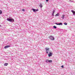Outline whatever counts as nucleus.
<instances>
[{
    "mask_svg": "<svg viewBox=\"0 0 75 75\" xmlns=\"http://www.w3.org/2000/svg\"><path fill=\"white\" fill-rule=\"evenodd\" d=\"M46 50V51L47 54H49L51 52V51H50V48H45Z\"/></svg>",
    "mask_w": 75,
    "mask_h": 75,
    "instance_id": "obj_1",
    "label": "nucleus"
},
{
    "mask_svg": "<svg viewBox=\"0 0 75 75\" xmlns=\"http://www.w3.org/2000/svg\"><path fill=\"white\" fill-rule=\"evenodd\" d=\"M55 16H59V14H58V13L56 14Z\"/></svg>",
    "mask_w": 75,
    "mask_h": 75,
    "instance_id": "obj_13",
    "label": "nucleus"
},
{
    "mask_svg": "<svg viewBox=\"0 0 75 75\" xmlns=\"http://www.w3.org/2000/svg\"><path fill=\"white\" fill-rule=\"evenodd\" d=\"M39 6L40 7H41V8H42V4H41Z\"/></svg>",
    "mask_w": 75,
    "mask_h": 75,
    "instance_id": "obj_10",
    "label": "nucleus"
},
{
    "mask_svg": "<svg viewBox=\"0 0 75 75\" xmlns=\"http://www.w3.org/2000/svg\"><path fill=\"white\" fill-rule=\"evenodd\" d=\"M71 11L72 12V13H73L74 15H75V12L74 10H71Z\"/></svg>",
    "mask_w": 75,
    "mask_h": 75,
    "instance_id": "obj_6",
    "label": "nucleus"
},
{
    "mask_svg": "<svg viewBox=\"0 0 75 75\" xmlns=\"http://www.w3.org/2000/svg\"><path fill=\"white\" fill-rule=\"evenodd\" d=\"M64 17H65V16L64 15H63L62 17V18L63 19H64Z\"/></svg>",
    "mask_w": 75,
    "mask_h": 75,
    "instance_id": "obj_11",
    "label": "nucleus"
},
{
    "mask_svg": "<svg viewBox=\"0 0 75 75\" xmlns=\"http://www.w3.org/2000/svg\"><path fill=\"white\" fill-rule=\"evenodd\" d=\"M32 10H33L34 11V12H35V9H33Z\"/></svg>",
    "mask_w": 75,
    "mask_h": 75,
    "instance_id": "obj_14",
    "label": "nucleus"
},
{
    "mask_svg": "<svg viewBox=\"0 0 75 75\" xmlns=\"http://www.w3.org/2000/svg\"><path fill=\"white\" fill-rule=\"evenodd\" d=\"M8 64L7 63H6L4 64V66H7Z\"/></svg>",
    "mask_w": 75,
    "mask_h": 75,
    "instance_id": "obj_7",
    "label": "nucleus"
},
{
    "mask_svg": "<svg viewBox=\"0 0 75 75\" xmlns=\"http://www.w3.org/2000/svg\"><path fill=\"white\" fill-rule=\"evenodd\" d=\"M49 54H48V55L49 57H50L52 55V53H51V52L50 53H49Z\"/></svg>",
    "mask_w": 75,
    "mask_h": 75,
    "instance_id": "obj_4",
    "label": "nucleus"
},
{
    "mask_svg": "<svg viewBox=\"0 0 75 75\" xmlns=\"http://www.w3.org/2000/svg\"><path fill=\"white\" fill-rule=\"evenodd\" d=\"M49 38L51 40H54V38L52 36H50V37H49Z\"/></svg>",
    "mask_w": 75,
    "mask_h": 75,
    "instance_id": "obj_3",
    "label": "nucleus"
},
{
    "mask_svg": "<svg viewBox=\"0 0 75 75\" xmlns=\"http://www.w3.org/2000/svg\"><path fill=\"white\" fill-rule=\"evenodd\" d=\"M54 13H55V10H53V11L52 15V16H54Z\"/></svg>",
    "mask_w": 75,
    "mask_h": 75,
    "instance_id": "obj_9",
    "label": "nucleus"
},
{
    "mask_svg": "<svg viewBox=\"0 0 75 75\" xmlns=\"http://www.w3.org/2000/svg\"><path fill=\"white\" fill-rule=\"evenodd\" d=\"M64 25H67V23H64Z\"/></svg>",
    "mask_w": 75,
    "mask_h": 75,
    "instance_id": "obj_18",
    "label": "nucleus"
},
{
    "mask_svg": "<svg viewBox=\"0 0 75 75\" xmlns=\"http://www.w3.org/2000/svg\"><path fill=\"white\" fill-rule=\"evenodd\" d=\"M22 11H24V9H22Z\"/></svg>",
    "mask_w": 75,
    "mask_h": 75,
    "instance_id": "obj_22",
    "label": "nucleus"
},
{
    "mask_svg": "<svg viewBox=\"0 0 75 75\" xmlns=\"http://www.w3.org/2000/svg\"><path fill=\"white\" fill-rule=\"evenodd\" d=\"M56 24H57V25H62V23H57Z\"/></svg>",
    "mask_w": 75,
    "mask_h": 75,
    "instance_id": "obj_8",
    "label": "nucleus"
},
{
    "mask_svg": "<svg viewBox=\"0 0 75 75\" xmlns=\"http://www.w3.org/2000/svg\"><path fill=\"white\" fill-rule=\"evenodd\" d=\"M49 62H52V60H49Z\"/></svg>",
    "mask_w": 75,
    "mask_h": 75,
    "instance_id": "obj_16",
    "label": "nucleus"
},
{
    "mask_svg": "<svg viewBox=\"0 0 75 75\" xmlns=\"http://www.w3.org/2000/svg\"><path fill=\"white\" fill-rule=\"evenodd\" d=\"M10 47V46L9 45H6L4 47V48L6 49V48H8V47Z\"/></svg>",
    "mask_w": 75,
    "mask_h": 75,
    "instance_id": "obj_5",
    "label": "nucleus"
},
{
    "mask_svg": "<svg viewBox=\"0 0 75 75\" xmlns=\"http://www.w3.org/2000/svg\"><path fill=\"white\" fill-rule=\"evenodd\" d=\"M2 13V11L1 10H0V14H1Z\"/></svg>",
    "mask_w": 75,
    "mask_h": 75,
    "instance_id": "obj_15",
    "label": "nucleus"
},
{
    "mask_svg": "<svg viewBox=\"0 0 75 75\" xmlns=\"http://www.w3.org/2000/svg\"><path fill=\"white\" fill-rule=\"evenodd\" d=\"M7 20L10 22H14V20L13 19L8 18L7 19Z\"/></svg>",
    "mask_w": 75,
    "mask_h": 75,
    "instance_id": "obj_2",
    "label": "nucleus"
},
{
    "mask_svg": "<svg viewBox=\"0 0 75 75\" xmlns=\"http://www.w3.org/2000/svg\"><path fill=\"white\" fill-rule=\"evenodd\" d=\"M38 11V10L37 9H35V11Z\"/></svg>",
    "mask_w": 75,
    "mask_h": 75,
    "instance_id": "obj_20",
    "label": "nucleus"
},
{
    "mask_svg": "<svg viewBox=\"0 0 75 75\" xmlns=\"http://www.w3.org/2000/svg\"><path fill=\"white\" fill-rule=\"evenodd\" d=\"M46 1L48 2V0H46Z\"/></svg>",
    "mask_w": 75,
    "mask_h": 75,
    "instance_id": "obj_21",
    "label": "nucleus"
},
{
    "mask_svg": "<svg viewBox=\"0 0 75 75\" xmlns=\"http://www.w3.org/2000/svg\"><path fill=\"white\" fill-rule=\"evenodd\" d=\"M62 68H64V65H62L61 66Z\"/></svg>",
    "mask_w": 75,
    "mask_h": 75,
    "instance_id": "obj_19",
    "label": "nucleus"
},
{
    "mask_svg": "<svg viewBox=\"0 0 75 75\" xmlns=\"http://www.w3.org/2000/svg\"><path fill=\"white\" fill-rule=\"evenodd\" d=\"M53 28H57V27L55 26H53Z\"/></svg>",
    "mask_w": 75,
    "mask_h": 75,
    "instance_id": "obj_17",
    "label": "nucleus"
},
{
    "mask_svg": "<svg viewBox=\"0 0 75 75\" xmlns=\"http://www.w3.org/2000/svg\"><path fill=\"white\" fill-rule=\"evenodd\" d=\"M46 62H49V60L48 59H47L46 60Z\"/></svg>",
    "mask_w": 75,
    "mask_h": 75,
    "instance_id": "obj_12",
    "label": "nucleus"
}]
</instances>
